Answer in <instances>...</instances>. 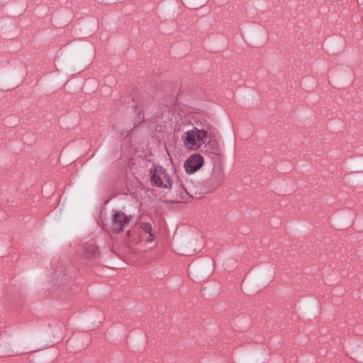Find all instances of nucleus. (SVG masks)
<instances>
[{
  "instance_id": "1",
  "label": "nucleus",
  "mask_w": 363,
  "mask_h": 363,
  "mask_svg": "<svg viewBox=\"0 0 363 363\" xmlns=\"http://www.w3.org/2000/svg\"><path fill=\"white\" fill-rule=\"evenodd\" d=\"M200 127H194L191 130L186 131L182 136L184 144L189 149L198 150L206 143L209 135V130L207 127H214L207 121L200 123Z\"/></svg>"
},
{
  "instance_id": "2",
  "label": "nucleus",
  "mask_w": 363,
  "mask_h": 363,
  "mask_svg": "<svg viewBox=\"0 0 363 363\" xmlns=\"http://www.w3.org/2000/svg\"><path fill=\"white\" fill-rule=\"evenodd\" d=\"M150 181L152 185L170 189L173 181L167 171L161 166H155L150 170Z\"/></svg>"
},
{
  "instance_id": "3",
  "label": "nucleus",
  "mask_w": 363,
  "mask_h": 363,
  "mask_svg": "<svg viewBox=\"0 0 363 363\" xmlns=\"http://www.w3.org/2000/svg\"><path fill=\"white\" fill-rule=\"evenodd\" d=\"M209 131V140L205 145L206 151L210 154H213L216 156L222 155V150L220 147L219 143L216 139L218 131L215 127H207Z\"/></svg>"
},
{
  "instance_id": "4",
  "label": "nucleus",
  "mask_w": 363,
  "mask_h": 363,
  "mask_svg": "<svg viewBox=\"0 0 363 363\" xmlns=\"http://www.w3.org/2000/svg\"><path fill=\"white\" fill-rule=\"evenodd\" d=\"M129 221L130 217H128L123 212L114 211L112 216V231L116 233L121 232L125 226L129 223Z\"/></svg>"
},
{
  "instance_id": "5",
  "label": "nucleus",
  "mask_w": 363,
  "mask_h": 363,
  "mask_svg": "<svg viewBox=\"0 0 363 363\" xmlns=\"http://www.w3.org/2000/svg\"><path fill=\"white\" fill-rule=\"evenodd\" d=\"M203 164V158L199 154L191 155L184 163V168L188 174H193L199 169Z\"/></svg>"
},
{
  "instance_id": "6",
  "label": "nucleus",
  "mask_w": 363,
  "mask_h": 363,
  "mask_svg": "<svg viewBox=\"0 0 363 363\" xmlns=\"http://www.w3.org/2000/svg\"><path fill=\"white\" fill-rule=\"evenodd\" d=\"M99 248L95 244H88L84 247V256L88 259L96 258L99 257Z\"/></svg>"
},
{
  "instance_id": "7",
  "label": "nucleus",
  "mask_w": 363,
  "mask_h": 363,
  "mask_svg": "<svg viewBox=\"0 0 363 363\" xmlns=\"http://www.w3.org/2000/svg\"><path fill=\"white\" fill-rule=\"evenodd\" d=\"M223 178L224 173L221 168L217 169L213 172L212 179L214 181V186L213 187V190L216 189L221 184Z\"/></svg>"
},
{
  "instance_id": "8",
  "label": "nucleus",
  "mask_w": 363,
  "mask_h": 363,
  "mask_svg": "<svg viewBox=\"0 0 363 363\" xmlns=\"http://www.w3.org/2000/svg\"><path fill=\"white\" fill-rule=\"evenodd\" d=\"M175 187L178 189L177 191L180 194L181 197H183L184 193L187 194V191L184 188V184L182 183L181 181H177L175 183Z\"/></svg>"
},
{
  "instance_id": "9",
  "label": "nucleus",
  "mask_w": 363,
  "mask_h": 363,
  "mask_svg": "<svg viewBox=\"0 0 363 363\" xmlns=\"http://www.w3.org/2000/svg\"><path fill=\"white\" fill-rule=\"evenodd\" d=\"M140 228L146 233H152V228L150 223H140Z\"/></svg>"
},
{
  "instance_id": "10",
  "label": "nucleus",
  "mask_w": 363,
  "mask_h": 363,
  "mask_svg": "<svg viewBox=\"0 0 363 363\" xmlns=\"http://www.w3.org/2000/svg\"><path fill=\"white\" fill-rule=\"evenodd\" d=\"M149 235L147 237V238L146 239V241L147 242H152L155 238V235L154 233H148Z\"/></svg>"
}]
</instances>
